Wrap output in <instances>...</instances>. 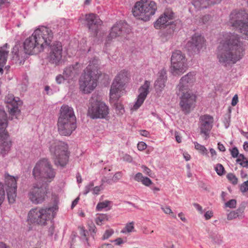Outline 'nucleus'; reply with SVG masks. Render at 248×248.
<instances>
[{
	"label": "nucleus",
	"instance_id": "nucleus-27",
	"mask_svg": "<svg viewBox=\"0 0 248 248\" xmlns=\"http://www.w3.org/2000/svg\"><path fill=\"white\" fill-rule=\"evenodd\" d=\"M98 17L99 16H88L86 19L89 30L94 31L95 34H97L99 27L102 24V20Z\"/></svg>",
	"mask_w": 248,
	"mask_h": 248
},
{
	"label": "nucleus",
	"instance_id": "nucleus-2",
	"mask_svg": "<svg viewBox=\"0 0 248 248\" xmlns=\"http://www.w3.org/2000/svg\"><path fill=\"white\" fill-rule=\"evenodd\" d=\"M99 61L96 58L92 59L84 70L79 79V89L84 93H91L97 86L100 74L99 70Z\"/></svg>",
	"mask_w": 248,
	"mask_h": 248
},
{
	"label": "nucleus",
	"instance_id": "nucleus-59",
	"mask_svg": "<svg viewBox=\"0 0 248 248\" xmlns=\"http://www.w3.org/2000/svg\"><path fill=\"white\" fill-rule=\"evenodd\" d=\"M56 80L58 84H61L64 80V78L61 75H59L56 77Z\"/></svg>",
	"mask_w": 248,
	"mask_h": 248
},
{
	"label": "nucleus",
	"instance_id": "nucleus-61",
	"mask_svg": "<svg viewBox=\"0 0 248 248\" xmlns=\"http://www.w3.org/2000/svg\"><path fill=\"white\" fill-rule=\"evenodd\" d=\"M210 152L211 155L212 160H215L216 158L217 153L216 151L213 148L210 149Z\"/></svg>",
	"mask_w": 248,
	"mask_h": 248
},
{
	"label": "nucleus",
	"instance_id": "nucleus-8",
	"mask_svg": "<svg viewBox=\"0 0 248 248\" xmlns=\"http://www.w3.org/2000/svg\"><path fill=\"white\" fill-rule=\"evenodd\" d=\"M170 71L174 76H180L187 69V60L180 50L173 52L171 57Z\"/></svg>",
	"mask_w": 248,
	"mask_h": 248
},
{
	"label": "nucleus",
	"instance_id": "nucleus-6",
	"mask_svg": "<svg viewBox=\"0 0 248 248\" xmlns=\"http://www.w3.org/2000/svg\"><path fill=\"white\" fill-rule=\"evenodd\" d=\"M56 174V171L50 162L46 158L39 160L32 170V175L35 179L45 182H52Z\"/></svg>",
	"mask_w": 248,
	"mask_h": 248
},
{
	"label": "nucleus",
	"instance_id": "nucleus-12",
	"mask_svg": "<svg viewBox=\"0 0 248 248\" xmlns=\"http://www.w3.org/2000/svg\"><path fill=\"white\" fill-rule=\"evenodd\" d=\"M46 187L40 184H33L29 192L28 196L31 202L34 204H40L45 201L47 197Z\"/></svg>",
	"mask_w": 248,
	"mask_h": 248
},
{
	"label": "nucleus",
	"instance_id": "nucleus-56",
	"mask_svg": "<svg viewBox=\"0 0 248 248\" xmlns=\"http://www.w3.org/2000/svg\"><path fill=\"white\" fill-rule=\"evenodd\" d=\"M231 155L234 158L238 156V155H239V152L236 147H234L232 149V150H231Z\"/></svg>",
	"mask_w": 248,
	"mask_h": 248
},
{
	"label": "nucleus",
	"instance_id": "nucleus-40",
	"mask_svg": "<svg viewBox=\"0 0 248 248\" xmlns=\"http://www.w3.org/2000/svg\"><path fill=\"white\" fill-rule=\"evenodd\" d=\"M5 190L4 186L1 183H0V206L3 203L5 199Z\"/></svg>",
	"mask_w": 248,
	"mask_h": 248
},
{
	"label": "nucleus",
	"instance_id": "nucleus-42",
	"mask_svg": "<svg viewBox=\"0 0 248 248\" xmlns=\"http://www.w3.org/2000/svg\"><path fill=\"white\" fill-rule=\"evenodd\" d=\"M228 180L233 184H236L238 182V179L234 174L233 173H229L227 176Z\"/></svg>",
	"mask_w": 248,
	"mask_h": 248
},
{
	"label": "nucleus",
	"instance_id": "nucleus-37",
	"mask_svg": "<svg viewBox=\"0 0 248 248\" xmlns=\"http://www.w3.org/2000/svg\"><path fill=\"white\" fill-rule=\"evenodd\" d=\"M161 209L166 214L170 215L171 217L174 218H176V216L174 213L172 212L170 206H166L165 207H162Z\"/></svg>",
	"mask_w": 248,
	"mask_h": 248
},
{
	"label": "nucleus",
	"instance_id": "nucleus-55",
	"mask_svg": "<svg viewBox=\"0 0 248 248\" xmlns=\"http://www.w3.org/2000/svg\"><path fill=\"white\" fill-rule=\"evenodd\" d=\"M122 172H118L113 175L112 179L114 182H117L122 178Z\"/></svg>",
	"mask_w": 248,
	"mask_h": 248
},
{
	"label": "nucleus",
	"instance_id": "nucleus-53",
	"mask_svg": "<svg viewBox=\"0 0 248 248\" xmlns=\"http://www.w3.org/2000/svg\"><path fill=\"white\" fill-rule=\"evenodd\" d=\"M103 189L102 186H96L93 187V193L95 195H98L100 191Z\"/></svg>",
	"mask_w": 248,
	"mask_h": 248
},
{
	"label": "nucleus",
	"instance_id": "nucleus-45",
	"mask_svg": "<svg viewBox=\"0 0 248 248\" xmlns=\"http://www.w3.org/2000/svg\"><path fill=\"white\" fill-rule=\"evenodd\" d=\"M115 108L116 111H119L118 114H123L124 112V108L123 106L120 103H115Z\"/></svg>",
	"mask_w": 248,
	"mask_h": 248
},
{
	"label": "nucleus",
	"instance_id": "nucleus-50",
	"mask_svg": "<svg viewBox=\"0 0 248 248\" xmlns=\"http://www.w3.org/2000/svg\"><path fill=\"white\" fill-rule=\"evenodd\" d=\"M141 168L143 169V172L145 174H146V175H148L150 177H152L153 173L149 168H148L145 166H142Z\"/></svg>",
	"mask_w": 248,
	"mask_h": 248
},
{
	"label": "nucleus",
	"instance_id": "nucleus-48",
	"mask_svg": "<svg viewBox=\"0 0 248 248\" xmlns=\"http://www.w3.org/2000/svg\"><path fill=\"white\" fill-rule=\"evenodd\" d=\"M244 209V207H241L238 208L236 211H234L236 215H238L237 217L242 218L243 217Z\"/></svg>",
	"mask_w": 248,
	"mask_h": 248
},
{
	"label": "nucleus",
	"instance_id": "nucleus-58",
	"mask_svg": "<svg viewBox=\"0 0 248 248\" xmlns=\"http://www.w3.org/2000/svg\"><path fill=\"white\" fill-rule=\"evenodd\" d=\"M195 208L198 211L200 214H202L203 212L202 207L198 203H195L193 204Z\"/></svg>",
	"mask_w": 248,
	"mask_h": 248
},
{
	"label": "nucleus",
	"instance_id": "nucleus-20",
	"mask_svg": "<svg viewBox=\"0 0 248 248\" xmlns=\"http://www.w3.org/2000/svg\"><path fill=\"white\" fill-rule=\"evenodd\" d=\"M172 16H160L154 23V27L156 29H160L162 28H167L165 36H171L174 31V25L171 24V22L169 21L172 19Z\"/></svg>",
	"mask_w": 248,
	"mask_h": 248
},
{
	"label": "nucleus",
	"instance_id": "nucleus-30",
	"mask_svg": "<svg viewBox=\"0 0 248 248\" xmlns=\"http://www.w3.org/2000/svg\"><path fill=\"white\" fill-rule=\"evenodd\" d=\"M220 0H193V5L199 9L206 8L208 5L219 3Z\"/></svg>",
	"mask_w": 248,
	"mask_h": 248
},
{
	"label": "nucleus",
	"instance_id": "nucleus-64",
	"mask_svg": "<svg viewBox=\"0 0 248 248\" xmlns=\"http://www.w3.org/2000/svg\"><path fill=\"white\" fill-rule=\"evenodd\" d=\"M98 248H113V246L111 244H103L98 247Z\"/></svg>",
	"mask_w": 248,
	"mask_h": 248
},
{
	"label": "nucleus",
	"instance_id": "nucleus-10",
	"mask_svg": "<svg viewBox=\"0 0 248 248\" xmlns=\"http://www.w3.org/2000/svg\"><path fill=\"white\" fill-rule=\"evenodd\" d=\"M37 44L39 46L42 51L48 46L52 41L53 33L52 30L45 26H40L36 29L32 33Z\"/></svg>",
	"mask_w": 248,
	"mask_h": 248
},
{
	"label": "nucleus",
	"instance_id": "nucleus-15",
	"mask_svg": "<svg viewBox=\"0 0 248 248\" xmlns=\"http://www.w3.org/2000/svg\"><path fill=\"white\" fill-rule=\"evenodd\" d=\"M131 27L126 23L119 22L114 24L111 28L110 32L108 37L109 39L120 37L124 39H128V35L131 32Z\"/></svg>",
	"mask_w": 248,
	"mask_h": 248
},
{
	"label": "nucleus",
	"instance_id": "nucleus-51",
	"mask_svg": "<svg viewBox=\"0 0 248 248\" xmlns=\"http://www.w3.org/2000/svg\"><path fill=\"white\" fill-rule=\"evenodd\" d=\"M147 147L146 144L143 141H141L138 143L137 145V148L140 151H143L145 150Z\"/></svg>",
	"mask_w": 248,
	"mask_h": 248
},
{
	"label": "nucleus",
	"instance_id": "nucleus-63",
	"mask_svg": "<svg viewBox=\"0 0 248 248\" xmlns=\"http://www.w3.org/2000/svg\"><path fill=\"white\" fill-rule=\"evenodd\" d=\"M140 133L141 136L145 137H148L149 136V132L145 130H140Z\"/></svg>",
	"mask_w": 248,
	"mask_h": 248
},
{
	"label": "nucleus",
	"instance_id": "nucleus-3",
	"mask_svg": "<svg viewBox=\"0 0 248 248\" xmlns=\"http://www.w3.org/2000/svg\"><path fill=\"white\" fill-rule=\"evenodd\" d=\"M58 131L62 136H69L77 128L76 117L73 108L63 105L57 122Z\"/></svg>",
	"mask_w": 248,
	"mask_h": 248
},
{
	"label": "nucleus",
	"instance_id": "nucleus-21",
	"mask_svg": "<svg viewBox=\"0 0 248 248\" xmlns=\"http://www.w3.org/2000/svg\"><path fill=\"white\" fill-rule=\"evenodd\" d=\"M8 111L11 115H16L20 112L18 108L22 102L18 97H15L12 94H8L5 98Z\"/></svg>",
	"mask_w": 248,
	"mask_h": 248
},
{
	"label": "nucleus",
	"instance_id": "nucleus-23",
	"mask_svg": "<svg viewBox=\"0 0 248 248\" xmlns=\"http://www.w3.org/2000/svg\"><path fill=\"white\" fill-rule=\"evenodd\" d=\"M204 38L201 35L195 34L186 45L188 51L198 53L204 46Z\"/></svg>",
	"mask_w": 248,
	"mask_h": 248
},
{
	"label": "nucleus",
	"instance_id": "nucleus-11",
	"mask_svg": "<svg viewBox=\"0 0 248 248\" xmlns=\"http://www.w3.org/2000/svg\"><path fill=\"white\" fill-rule=\"evenodd\" d=\"M157 10L156 3L150 0H140L137 1L132 9L133 16H153Z\"/></svg>",
	"mask_w": 248,
	"mask_h": 248
},
{
	"label": "nucleus",
	"instance_id": "nucleus-32",
	"mask_svg": "<svg viewBox=\"0 0 248 248\" xmlns=\"http://www.w3.org/2000/svg\"><path fill=\"white\" fill-rule=\"evenodd\" d=\"M136 231L135 229V222L134 221L127 223L125 226L121 231V233L124 234L130 233Z\"/></svg>",
	"mask_w": 248,
	"mask_h": 248
},
{
	"label": "nucleus",
	"instance_id": "nucleus-33",
	"mask_svg": "<svg viewBox=\"0 0 248 248\" xmlns=\"http://www.w3.org/2000/svg\"><path fill=\"white\" fill-rule=\"evenodd\" d=\"M108 220V217L107 214H99L95 218L94 221L97 225H102L104 222Z\"/></svg>",
	"mask_w": 248,
	"mask_h": 248
},
{
	"label": "nucleus",
	"instance_id": "nucleus-24",
	"mask_svg": "<svg viewBox=\"0 0 248 248\" xmlns=\"http://www.w3.org/2000/svg\"><path fill=\"white\" fill-rule=\"evenodd\" d=\"M37 41L32 34L27 38L24 42V48L25 53L28 54H36L42 51Z\"/></svg>",
	"mask_w": 248,
	"mask_h": 248
},
{
	"label": "nucleus",
	"instance_id": "nucleus-28",
	"mask_svg": "<svg viewBox=\"0 0 248 248\" xmlns=\"http://www.w3.org/2000/svg\"><path fill=\"white\" fill-rule=\"evenodd\" d=\"M8 120L6 112L3 110H0V136H6L8 132L5 131L7 126Z\"/></svg>",
	"mask_w": 248,
	"mask_h": 248
},
{
	"label": "nucleus",
	"instance_id": "nucleus-43",
	"mask_svg": "<svg viewBox=\"0 0 248 248\" xmlns=\"http://www.w3.org/2000/svg\"><path fill=\"white\" fill-rule=\"evenodd\" d=\"M114 233L112 229L107 230L102 236L103 240H106L109 238Z\"/></svg>",
	"mask_w": 248,
	"mask_h": 248
},
{
	"label": "nucleus",
	"instance_id": "nucleus-17",
	"mask_svg": "<svg viewBox=\"0 0 248 248\" xmlns=\"http://www.w3.org/2000/svg\"><path fill=\"white\" fill-rule=\"evenodd\" d=\"M62 46L60 42H54L50 47V51L48 56V61L50 63L58 65L62 62Z\"/></svg>",
	"mask_w": 248,
	"mask_h": 248
},
{
	"label": "nucleus",
	"instance_id": "nucleus-44",
	"mask_svg": "<svg viewBox=\"0 0 248 248\" xmlns=\"http://www.w3.org/2000/svg\"><path fill=\"white\" fill-rule=\"evenodd\" d=\"M225 205L226 207H229L231 208H235L236 205V201L234 199L231 200L229 201L226 202Z\"/></svg>",
	"mask_w": 248,
	"mask_h": 248
},
{
	"label": "nucleus",
	"instance_id": "nucleus-52",
	"mask_svg": "<svg viewBox=\"0 0 248 248\" xmlns=\"http://www.w3.org/2000/svg\"><path fill=\"white\" fill-rule=\"evenodd\" d=\"M144 176L140 172H138L134 176V180L138 182H141Z\"/></svg>",
	"mask_w": 248,
	"mask_h": 248
},
{
	"label": "nucleus",
	"instance_id": "nucleus-38",
	"mask_svg": "<svg viewBox=\"0 0 248 248\" xmlns=\"http://www.w3.org/2000/svg\"><path fill=\"white\" fill-rule=\"evenodd\" d=\"M109 204V202L106 201L103 202H99L96 207V209L98 211H101L103 209L107 207Z\"/></svg>",
	"mask_w": 248,
	"mask_h": 248
},
{
	"label": "nucleus",
	"instance_id": "nucleus-14",
	"mask_svg": "<svg viewBox=\"0 0 248 248\" xmlns=\"http://www.w3.org/2000/svg\"><path fill=\"white\" fill-rule=\"evenodd\" d=\"M180 97L179 105L181 110L185 113H189L195 107L196 96L192 92L176 94Z\"/></svg>",
	"mask_w": 248,
	"mask_h": 248
},
{
	"label": "nucleus",
	"instance_id": "nucleus-62",
	"mask_svg": "<svg viewBox=\"0 0 248 248\" xmlns=\"http://www.w3.org/2000/svg\"><path fill=\"white\" fill-rule=\"evenodd\" d=\"M115 244L117 246H120L124 243V241L122 238H118L114 240Z\"/></svg>",
	"mask_w": 248,
	"mask_h": 248
},
{
	"label": "nucleus",
	"instance_id": "nucleus-54",
	"mask_svg": "<svg viewBox=\"0 0 248 248\" xmlns=\"http://www.w3.org/2000/svg\"><path fill=\"white\" fill-rule=\"evenodd\" d=\"M238 215H236V213L233 211L231 212L227 215V219L229 220H232L233 219L236 218L237 217Z\"/></svg>",
	"mask_w": 248,
	"mask_h": 248
},
{
	"label": "nucleus",
	"instance_id": "nucleus-36",
	"mask_svg": "<svg viewBox=\"0 0 248 248\" xmlns=\"http://www.w3.org/2000/svg\"><path fill=\"white\" fill-rule=\"evenodd\" d=\"M195 148L199 151V152L203 155H207L208 151L207 149L203 145L198 143L197 142H194Z\"/></svg>",
	"mask_w": 248,
	"mask_h": 248
},
{
	"label": "nucleus",
	"instance_id": "nucleus-1",
	"mask_svg": "<svg viewBox=\"0 0 248 248\" xmlns=\"http://www.w3.org/2000/svg\"><path fill=\"white\" fill-rule=\"evenodd\" d=\"M217 55L219 62L225 66L240 60L244 55V49L238 35L224 34L217 47Z\"/></svg>",
	"mask_w": 248,
	"mask_h": 248
},
{
	"label": "nucleus",
	"instance_id": "nucleus-25",
	"mask_svg": "<svg viewBox=\"0 0 248 248\" xmlns=\"http://www.w3.org/2000/svg\"><path fill=\"white\" fill-rule=\"evenodd\" d=\"M167 72L164 69L161 70L158 73V78L155 83V88L157 92H160L165 87L167 81Z\"/></svg>",
	"mask_w": 248,
	"mask_h": 248
},
{
	"label": "nucleus",
	"instance_id": "nucleus-60",
	"mask_svg": "<svg viewBox=\"0 0 248 248\" xmlns=\"http://www.w3.org/2000/svg\"><path fill=\"white\" fill-rule=\"evenodd\" d=\"M231 116L230 114H228L226 118H225V121L224 124L226 128H228L229 126L230 123Z\"/></svg>",
	"mask_w": 248,
	"mask_h": 248
},
{
	"label": "nucleus",
	"instance_id": "nucleus-49",
	"mask_svg": "<svg viewBox=\"0 0 248 248\" xmlns=\"http://www.w3.org/2000/svg\"><path fill=\"white\" fill-rule=\"evenodd\" d=\"M240 189L241 191L243 193L248 191V180L241 184Z\"/></svg>",
	"mask_w": 248,
	"mask_h": 248
},
{
	"label": "nucleus",
	"instance_id": "nucleus-13",
	"mask_svg": "<svg viewBox=\"0 0 248 248\" xmlns=\"http://www.w3.org/2000/svg\"><path fill=\"white\" fill-rule=\"evenodd\" d=\"M196 74L190 72L183 76L176 87V94H182L183 93L192 92L190 88L196 81Z\"/></svg>",
	"mask_w": 248,
	"mask_h": 248
},
{
	"label": "nucleus",
	"instance_id": "nucleus-35",
	"mask_svg": "<svg viewBox=\"0 0 248 248\" xmlns=\"http://www.w3.org/2000/svg\"><path fill=\"white\" fill-rule=\"evenodd\" d=\"M78 230L80 235L83 237V239L85 240L88 246H90L89 243V237H87L88 232L83 226L78 227Z\"/></svg>",
	"mask_w": 248,
	"mask_h": 248
},
{
	"label": "nucleus",
	"instance_id": "nucleus-34",
	"mask_svg": "<svg viewBox=\"0 0 248 248\" xmlns=\"http://www.w3.org/2000/svg\"><path fill=\"white\" fill-rule=\"evenodd\" d=\"M236 162L243 167L248 168V159L243 155H238Z\"/></svg>",
	"mask_w": 248,
	"mask_h": 248
},
{
	"label": "nucleus",
	"instance_id": "nucleus-47",
	"mask_svg": "<svg viewBox=\"0 0 248 248\" xmlns=\"http://www.w3.org/2000/svg\"><path fill=\"white\" fill-rule=\"evenodd\" d=\"M141 183H142V185L146 186H150L153 183L151 180L147 177H144Z\"/></svg>",
	"mask_w": 248,
	"mask_h": 248
},
{
	"label": "nucleus",
	"instance_id": "nucleus-18",
	"mask_svg": "<svg viewBox=\"0 0 248 248\" xmlns=\"http://www.w3.org/2000/svg\"><path fill=\"white\" fill-rule=\"evenodd\" d=\"M214 123V118L208 114H205L200 116L199 118V127L200 133L207 136L211 130Z\"/></svg>",
	"mask_w": 248,
	"mask_h": 248
},
{
	"label": "nucleus",
	"instance_id": "nucleus-46",
	"mask_svg": "<svg viewBox=\"0 0 248 248\" xmlns=\"http://www.w3.org/2000/svg\"><path fill=\"white\" fill-rule=\"evenodd\" d=\"M94 186V184L93 182H90L88 185L85 186L84 190V194L86 195L88 194L90 191L93 190V187Z\"/></svg>",
	"mask_w": 248,
	"mask_h": 248
},
{
	"label": "nucleus",
	"instance_id": "nucleus-41",
	"mask_svg": "<svg viewBox=\"0 0 248 248\" xmlns=\"http://www.w3.org/2000/svg\"><path fill=\"white\" fill-rule=\"evenodd\" d=\"M215 170L218 175L221 176L224 173L225 169L223 166L220 164H217Z\"/></svg>",
	"mask_w": 248,
	"mask_h": 248
},
{
	"label": "nucleus",
	"instance_id": "nucleus-29",
	"mask_svg": "<svg viewBox=\"0 0 248 248\" xmlns=\"http://www.w3.org/2000/svg\"><path fill=\"white\" fill-rule=\"evenodd\" d=\"M9 49L7 48V44H6L3 46L0 47V73L3 71L2 67L5 64L7 61Z\"/></svg>",
	"mask_w": 248,
	"mask_h": 248
},
{
	"label": "nucleus",
	"instance_id": "nucleus-7",
	"mask_svg": "<svg viewBox=\"0 0 248 248\" xmlns=\"http://www.w3.org/2000/svg\"><path fill=\"white\" fill-rule=\"evenodd\" d=\"M129 79L128 72L125 70L120 71L115 77L110 87V101L115 103L125 92V85Z\"/></svg>",
	"mask_w": 248,
	"mask_h": 248
},
{
	"label": "nucleus",
	"instance_id": "nucleus-19",
	"mask_svg": "<svg viewBox=\"0 0 248 248\" xmlns=\"http://www.w3.org/2000/svg\"><path fill=\"white\" fill-rule=\"evenodd\" d=\"M150 85L149 81L145 80L144 84L139 89V94L138 96L136 103L132 108V110H136L138 109L143 103L150 92Z\"/></svg>",
	"mask_w": 248,
	"mask_h": 248
},
{
	"label": "nucleus",
	"instance_id": "nucleus-5",
	"mask_svg": "<svg viewBox=\"0 0 248 248\" xmlns=\"http://www.w3.org/2000/svg\"><path fill=\"white\" fill-rule=\"evenodd\" d=\"M49 151L56 166L64 167L69 157L68 146L65 142L52 139L47 143Z\"/></svg>",
	"mask_w": 248,
	"mask_h": 248
},
{
	"label": "nucleus",
	"instance_id": "nucleus-57",
	"mask_svg": "<svg viewBox=\"0 0 248 248\" xmlns=\"http://www.w3.org/2000/svg\"><path fill=\"white\" fill-rule=\"evenodd\" d=\"M213 216V213L212 211H208L204 214L206 220L210 219Z\"/></svg>",
	"mask_w": 248,
	"mask_h": 248
},
{
	"label": "nucleus",
	"instance_id": "nucleus-22",
	"mask_svg": "<svg viewBox=\"0 0 248 248\" xmlns=\"http://www.w3.org/2000/svg\"><path fill=\"white\" fill-rule=\"evenodd\" d=\"M240 16H232L229 23L234 29L239 31L241 33L245 34L248 39V18L245 20L240 19Z\"/></svg>",
	"mask_w": 248,
	"mask_h": 248
},
{
	"label": "nucleus",
	"instance_id": "nucleus-39",
	"mask_svg": "<svg viewBox=\"0 0 248 248\" xmlns=\"http://www.w3.org/2000/svg\"><path fill=\"white\" fill-rule=\"evenodd\" d=\"M248 16V13H246L244 10L236 9L233 11L230 16Z\"/></svg>",
	"mask_w": 248,
	"mask_h": 248
},
{
	"label": "nucleus",
	"instance_id": "nucleus-4",
	"mask_svg": "<svg viewBox=\"0 0 248 248\" xmlns=\"http://www.w3.org/2000/svg\"><path fill=\"white\" fill-rule=\"evenodd\" d=\"M57 209L56 205L49 207L32 208L28 212L27 221L29 224L45 226L48 221L54 217Z\"/></svg>",
	"mask_w": 248,
	"mask_h": 248
},
{
	"label": "nucleus",
	"instance_id": "nucleus-9",
	"mask_svg": "<svg viewBox=\"0 0 248 248\" xmlns=\"http://www.w3.org/2000/svg\"><path fill=\"white\" fill-rule=\"evenodd\" d=\"M90 107L88 109V115L92 119L106 118L109 114L108 107L100 100L93 97L90 100Z\"/></svg>",
	"mask_w": 248,
	"mask_h": 248
},
{
	"label": "nucleus",
	"instance_id": "nucleus-26",
	"mask_svg": "<svg viewBox=\"0 0 248 248\" xmlns=\"http://www.w3.org/2000/svg\"><path fill=\"white\" fill-rule=\"evenodd\" d=\"M1 139V143L0 144V155L4 157L9 152L12 146V142L7 134L6 136H0Z\"/></svg>",
	"mask_w": 248,
	"mask_h": 248
},
{
	"label": "nucleus",
	"instance_id": "nucleus-31",
	"mask_svg": "<svg viewBox=\"0 0 248 248\" xmlns=\"http://www.w3.org/2000/svg\"><path fill=\"white\" fill-rule=\"evenodd\" d=\"M80 64L77 62L74 66H70L66 68L63 72V75H65L66 78L72 76L73 75L76 74L78 72V69L80 67Z\"/></svg>",
	"mask_w": 248,
	"mask_h": 248
},
{
	"label": "nucleus",
	"instance_id": "nucleus-16",
	"mask_svg": "<svg viewBox=\"0 0 248 248\" xmlns=\"http://www.w3.org/2000/svg\"><path fill=\"white\" fill-rule=\"evenodd\" d=\"M7 198L9 203H13L16 197L17 184L15 177L7 174L5 176Z\"/></svg>",
	"mask_w": 248,
	"mask_h": 248
}]
</instances>
